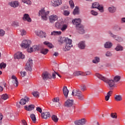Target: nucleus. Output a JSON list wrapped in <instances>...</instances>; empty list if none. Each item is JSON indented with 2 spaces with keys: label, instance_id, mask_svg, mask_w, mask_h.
<instances>
[{
  "label": "nucleus",
  "instance_id": "1",
  "mask_svg": "<svg viewBox=\"0 0 125 125\" xmlns=\"http://www.w3.org/2000/svg\"><path fill=\"white\" fill-rule=\"evenodd\" d=\"M95 76L100 80H101L106 83H107L109 87L110 88H111V87H116V86H116L115 82L114 80H109L105 77L103 76V75L99 73H96Z\"/></svg>",
  "mask_w": 125,
  "mask_h": 125
},
{
  "label": "nucleus",
  "instance_id": "2",
  "mask_svg": "<svg viewBox=\"0 0 125 125\" xmlns=\"http://www.w3.org/2000/svg\"><path fill=\"white\" fill-rule=\"evenodd\" d=\"M59 42H60L61 43H64V42H65V46L62 49L63 51H68V50L71 49V47H73V43H72V41L68 38H62Z\"/></svg>",
  "mask_w": 125,
  "mask_h": 125
},
{
  "label": "nucleus",
  "instance_id": "3",
  "mask_svg": "<svg viewBox=\"0 0 125 125\" xmlns=\"http://www.w3.org/2000/svg\"><path fill=\"white\" fill-rule=\"evenodd\" d=\"M50 12L49 11H46L44 7L42 8L38 12L39 16H41V18L43 21H46L48 19Z\"/></svg>",
  "mask_w": 125,
  "mask_h": 125
},
{
  "label": "nucleus",
  "instance_id": "4",
  "mask_svg": "<svg viewBox=\"0 0 125 125\" xmlns=\"http://www.w3.org/2000/svg\"><path fill=\"white\" fill-rule=\"evenodd\" d=\"M107 34L110 38H112V39H113L115 41L118 42H124V38L123 37L114 34L111 30H108Z\"/></svg>",
  "mask_w": 125,
  "mask_h": 125
},
{
  "label": "nucleus",
  "instance_id": "5",
  "mask_svg": "<svg viewBox=\"0 0 125 125\" xmlns=\"http://www.w3.org/2000/svg\"><path fill=\"white\" fill-rule=\"evenodd\" d=\"M82 19H79V35H84L86 31L85 30V26L82 24Z\"/></svg>",
  "mask_w": 125,
  "mask_h": 125
},
{
  "label": "nucleus",
  "instance_id": "6",
  "mask_svg": "<svg viewBox=\"0 0 125 125\" xmlns=\"http://www.w3.org/2000/svg\"><path fill=\"white\" fill-rule=\"evenodd\" d=\"M98 67L100 69L103 68H112L115 67V64L113 63H99L98 64Z\"/></svg>",
  "mask_w": 125,
  "mask_h": 125
},
{
  "label": "nucleus",
  "instance_id": "7",
  "mask_svg": "<svg viewBox=\"0 0 125 125\" xmlns=\"http://www.w3.org/2000/svg\"><path fill=\"white\" fill-rule=\"evenodd\" d=\"M31 44V41L30 40H23L21 44V47H24V48H28Z\"/></svg>",
  "mask_w": 125,
  "mask_h": 125
},
{
  "label": "nucleus",
  "instance_id": "8",
  "mask_svg": "<svg viewBox=\"0 0 125 125\" xmlns=\"http://www.w3.org/2000/svg\"><path fill=\"white\" fill-rule=\"evenodd\" d=\"M25 55L21 52H18L14 55L15 59H24Z\"/></svg>",
  "mask_w": 125,
  "mask_h": 125
},
{
  "label": "nucleus",
  "instance_id": "9",
  "mask_svg": "<svg viewBox=\"0 0 125 125\" xmlns=\"http://www.w3.org/2000/svg\"><path fill=\"white\" fill-rule=\"evenodd\" d=\"M73 104H74V100L68 99L65 102L64 106L69 108L70 107H72L73 106Z\"/></svg>",
  "mask_w": 125,
  "mask_h": 125
},
{
  "label": "nucleus",
  "instance_id": "10",
  "mask_svg": "<svg viewBox=\"0 0 125 125\" xmlns=\"http://www.w3.org/2000/svg\"><path fill=\"white\" fill-rule=\"evenodd\" d=\"M42 78L44 81H46L48 79H51V78H52V76H51V75L48 74V72H46L42 73Z\"/></svg>",
  "mask_w": 125,
  "mask_h": 125
},
{
  "label": "nucleus",
  "instance_id": "11",
  "mask_svg": "<svg viewBox=\"0 0 125 125\" xmlns=\"http://www.w3.org/2000/svg\"><path fill=\"white\" fill-rule=\"evenodd\" d=\"M40 47L38 45H34L30 48H28L27 51L29 53L33 52V51H36V50H39Z\"/></svg>",
  "mask_w": 125,
  "mask_h": 125
},
{
  "label": "nucleus",
  "instance_id": "12",
  "mask_svg": "<svg viewBox=\"0 0 125 125\" xmlns=\"http://www.w3.org/2000/svg\"><path fill=\"white\" fill-rule=\"evenodd\" d=\"M37 36L41 38V39H43V38H46V33L45 32H43L42 31H38L36 33Z\"/></svg>",
  "mask_w": 125,
  "mask_h": 125
},
{
  "label": "nucleus",
  "instance_id": "13",
  "mask_svg": "<svg viewBox=\"0 0 125 125\" xmlns=\"http://www.w3.org/2000/svg\"><path fill=\"white\" fill-rule=\"evenodd\" d=\"M52 3L53 4V6L56 7L57 6H59V5L62 4V0H53L52 1Z\"/></svg>",
  "mask_w": 125,
  "mask_h": 125
},
{
  "label": "nucleus",
  "instance_id": "14",
  "mask_svg": "<svg viewBox=\"0 0 125 125\" xmlns=\"http://www.w3.org/2000/svg\"><path fill=\"white\" fill-rule=\"evenodd\" d=\"M11 79L12 80H13L12 81L13 84H14L15 86L17 87V86H18V84H19V83H18V80H17V77H16V76L14 75H12Z\"/></svg>",
  "mask_w": 125,
  "mask_h": 125
},
{
  "label": "nucleus",
  "instance_id": "15",
  "mask_svg": "<svg viewBox=\"0 0 125 125\" xmlns=\"http://www.w3.org/2000/svg\"><path fill=\"white\" fill-rule=\"evenodd\" d=\"M79 47L80 49L83 50V49H85V47H86V44H85V41H83L79 42Z\"/></svg>",
  "mask_w": 125,
  "mask_h": 125
},
{
  "label": "nucleus",
  "instance_id": "16",
  "mask_svg": "<svg viewBox=\"0 0 125 125\" xmlns=\"http://www.w3.org/2000/svg\"><path fill=\"white\" fill-rule=\"evenodd\" d=\"M8 4L11 7L16 8V7H18V6H19V2H18V1H14L9 2Z\"/></svg>",
  "mask_w": 125,
  "mask_h": 125
},
{
  "label": "nucleus",
  "instance_id": "17",
  "mask_svg": "<svg viewBox=\"0 0 125 125\" xmlns=\"http://www.w3.org/2000/svg\"><path fill=\"white\" fill-rule=\"evenodd\" d=\"M58 19V17L55 15H52L49 17V20L50 23H53Z\"/></svg>",
  "mask_w": 125,
  "mask_h": 125
},
{
  "label": "nucleus",
  "instance_id": "18",
  "mask_svg": "<svg viewBox=\"0 0 125 125\" xmlns=\"http://www.w3.org/2000/svg\"><path fill=\"white\" fill-rule=\"evenodd\" d=\"M30 101V99L28 97H25L24 99H21L20 102L21 105H25L26 103Z\"/></svg>",
  "mask_w": 125,
  "mask_h": 125
},
{
  "label": "nucleus",
  "instance_id": "19",
  "mask_svg": "<svg viewBox=\"0 0 125 125\" xmlns=\"http://www.w3.org/2000/svg\"><path fill=\"white\" fill-rule=\"evenodd\" d=\"M22 19L24 21H27V22H32V19L30 18V16L28 14H24Z\"/></svg>",
  "mask_w": 125,
  "mask_h": 125
},
{
  "label": "nucleus",
  "instance_id": "20",
  "mask_svg": "<svg viewBox=\"0 0 125 125\" xmlns=\"http://www.w3.org/2000/svg\"><path fill=\"white\" fill-rule=\"evenodd\" d=\"M41 116L42 119H48V118H50V113L48 112H42L41 113Z\"/></svg>",
  "mask_w": 125,
  "mask_h": 125
},
{
  "label": "nucleus",
  "instance_id": "21",
  "mask_svg": "<svg viewBox=\"0 0 125 125\" xmlns=\"http://www.w3.org/2000/svg\"><path fill=\"white\" fill-rule=\"evenodd\" d=\"M113 46V43L111 42H107L104 44V48L110 49Z\"/></svg>",
  "mask_w": 125,
  "mask_h": 125
},
{
  "label": "nucleus",
  "instance_id": "22",
  "mask_svg": "<svg viewBox=\"0 0 125 125\" xmlns=\"http://www.w3.org/2000/svg\"><path fill=\"white\" fill-rule=\"evenodd\" d=\"M62 91L65 97L67 98V97H68V94H69V90H68V89L67 88V86H63L62 88Z\"/></svg>",
  "mask_w": 125,
  "mask_h": 125
},
{
  "label": "nucleus",
  "instance_id": "23",
  "mask_svg": "<svg viewBox=\"0 0 125 125\" xmlns=\"http://www.w3.org/2000/svg\"><path fill=\"white\" fill-rule=\"evenodd\" d=\"M108 11L110 13H115L116 11H117V7L111 5L110 7H109L108 8Z\"/></svg>",
  "mask_w": 125,
  "mask_h": 125
},
{
  "label": "nucleus",
  "instance_id": "24",
  "mask_svg": "<svg viewBox=\"0 0 125 125\" xmlns=\"http://www.w3.org/2000/svg\"><path fill=\"white\" fill-rule=\"evenodd\" d=\"M25 110H26V111H32V110H34L35 109V105L34 104H30L29 105L25 106H24Z\"/></svg>",
  "mask_w": 125,
  "mask_h": 125
},
{
  "label": "nucleus",
  "instance_id": "25",
  "mask_svg": "<svg viewBox=\"0 0 125 125\" xmlns=\"http://www.w3.org/2000/svg\"><path fill=\"white\" fill-rule=\"evenodd\" d=\"M114 49L116 51H123V50H124V47L120 44H118Z\"/></svg>",
  "mask_w": 125,
  "mask_h": 125
},
{
  "label": "nucleus",
  "instance_id": "26",
  "mask_svg": "<svg viewBox=\"0 0 125 125\" xmlns=\"http://www.w3.org/2000/svg\"><path fill=\"white\" fill-rule=\"evenodd\" d=\"M24 68L26 71H32V63H26Z\"/></svg>",
  "mask_w": 125,
  "mask_h": 125
},
{
  "label": "nucleus",
  "instance_id": "27",
  "mask_svg": "<svg viewBox=\"0 0 125 125\" xmlns=\"http://www.w3.org/2000/svg\"><path fill=\"white\" fill-rule=\"evenodd\" d=\"M53 102H55V103H57L56 104L57 107H60L61 106V104L59 103V98L57 97L52 99Z\"/></svg>",
  "mask_w": 125,
  "mask_h": 125
},
{
  "label": "nucleus",
  "instance_id": "28",
  "mask_svg": "<svg viewBox=\"0 0 125 125\" xmlns=\"http://www.w3.org/2000/svg\"><path fill=\"white\" fill-rule=\"evenodd\" d=\"M73 25H75L77 29H79V19H75L72 21Z\"/></svg>",
  "mask_w": 125,
  "mask_h": 125
},
{
  "label": "nucleus",
  "instance_id": "29",
  "mask_svg": "<svg viewBox=\"0 0 125 125\" xmlns=\"http://www.w3.org/2000/svg\"><path fill=\"white\" fill-rule=\"evenodd\" d=\"M114 99L115 101H122L123 100V97L121 95H115L114 96Z\"/></svg>",
  "mask_w": 125,
  "mask_h": 125
},
{
  "label": "nucleus",
  "instance_id": "30",
  "mask_svg": "<svg viewBox=\"0 0 125 125\" xmlns=\"http://www.w3.org/2000/svg\"><path fill=\"white\" fill-rule=\"evenodd\" d=\"M67 28H68V24H64V23L63 22L60 29L62 32H65V31L67 30Z\"/></svg>",
  "mask_w": 125,
  "mask_h": 125
},
{
  "label": "nucleus",
  "instance_id": "31",
  "mask_svg": "<svg viewBox=\"0 0 125 125\" xmlns=\"http://www.w3.org/2000/svg\"><path fill=\"white\" fill-rule=\"evenodd\" d=\"M113 93V91H109L107 92L106 96L105 97V101H108L109 99H110V97L112 95Z\"/></svg>",
  "mask_w": 125,
  "mask_h": 125
},
{
  "label": "nucleus",
  "instance_id": "32",
  "mask_svg": "<svg viewBox=\"0 0 125 125\" xmlns=\"http://www.w3.org/2000/svg\"><path fill=\"white\" fill-rule=\"evenodd\" d=\"M43 44H45V45H47L48 47H49V48H53L54 47L53 45L52 44L47 41H45L43 42Z\"/></svg>",
  "mask_w": 125,
  "mask_h": 125
},
{
  "label": "nucleus",
  "instance_id": "33",
  "mask_svg": "<svg viewBox=\"0 0 125 125\" xmlns=\"http://www.w3.org/2000/svg\"><path fill=\"white\" fill-rule=\"evenodd\" d=\"M113 30H114V31H116V32H120V31L122 30V27L118 25H116L113 26Z\"/></svg>",
  "mask_w": 125,
  "mask_h": 125
},
{
  "label": "nucleus",
  "instance_id": "34",
  "mask_svg": "<svg viewBox=\"0 0 125 125\" xmlns=\"http://www.w3.org/2000/svg\"><path fill=\"white\" fill-rule=\"evenodd\" d=\"M63 23V21L57 22L55 24V26L58 29H61Z\"/></svg>",
  "mask_w": 125,
  "mask_h": 125
},
{
  "label": "nucleus",
  "instance_id": "35",
  "mask_svg": "<svg viewBox=\"0 0 125 125\" xmlns=\"http://www.w3.org/2000/svg\"><path fill=\"white\" fill-rule=\"evenodd\" d=\"M100 5V4H99V3L95 2L92 4V6L91 8H97V9L98 7Z\"/></svg>",
  "mask_w": 125,
  "mask_h": 125
},
{
  "label": "nucleus",
  "instance_id": "36",
  "mask_svg": "<svg viewBox=\"0 0 125 125\" xmlns=\"http://www.w3.org/2000/svg\"><path fill=\"white\" fill-rule=\"evenodd\" d=\"M85 123H86V120L84 118L79 120V125H85Z\"/></svg>",
  "mask_w": 125,
  "mask_h": 125
},
{
  "label": "nucleus",
  "instance_id": "37",
  "mask_svg": "<svg viewBox=\"0 0 125 125\" xmlns=\"http://www.w3.org/2000/svg\"><path fill=\"white\" fill-rule=\"evenodd\" d=\"M97 9H98V10L101 13H103V12H104V6L103 5H99V6L97 8Z\"/></svg>",
  "mask_w": 125,
  "mask_h": 125
},
{
  "label": "nucleus",
  "instance_id": "38",
  "mask_svg": "<svg viewBox=\"0 0 125 125\" xmlns=\"http://www.w3.org/2000/svg\"><path fill=\"white\" fill-rule=\"evenodd\" d=\"M93 63H99L100 62V58L99 57H95L94 59L92 60Z\"/></svg>",
  "mask_w": 125,
  "mask_h": 125
},
{
  "label": "nucleus",
  "instance_id": "39",
  "mask_svg": "<svg viewBox=\"0 0 125 125\" xmlns=\"http://www.w3.org/2000/svg\"><path fill=\"white\" fill-rule=\"evenodd\" d=\"M84 98H83V95L82 94V92L79 91V101H83Z\"/></svg>",
  "mask_w": 125,
  "mask_h": 125
},
{
  "label": "nucleus",
  "instance_id": "40",
  "mask_svg": "<svg viewBox=\"0 0 125 125\" xmlns=\"http://www.w3.org/2000/svg\"><path fill=\"white\" fill-rule=\"evenodd\" d=\"M113 81L115 83H118V82H120V81H121V76L117 75L114 77Z\"/></svg>",
  "mask_w": 125,
  "mask_h": 125
},
{
  "label": "nucleus",
  "instance_id": "41",
  "mask_svg": "<svg viewBox=\"0 0 125 125\" xmlns=\"http://www.w3.org/2000/svg\"><path fill=\"white\" fill-rule=\"evenodd\" d=\"M73 15H77V14H79V7L76 6L75 7L73 12Z\"/></svg>",
  "mask_w": 125,
  "mask_h": 125
},
{
  "label": "nucleus",
  "instance_id": "42",
  "mask_svg": "<svg viewBox=\"0 0 125 125\" xmlns=\"http://www.w3.org/2000/svg\"><path fill=\"white\" fill-rule=\"evenodd\" d=\"M69 3L70 6V8H71V9H73L74 7H75V4L74 3L73 0H70L69 1Z\"/></svg>",
  "mask_w": 125,
  "mask_h": 125
},
{
  "label": "nucleus",
  "instance_id": "43",
  "mask_svg": "<svg viewBox=\"0 0 125 125\" xmlns=\"http://www.w3.org/2000/svg\"><path fill=\"white\" fill-rule=\"evenodd\" d=\"M72 95H73V96H79V91L78 90H74L72 91Z\"/></svg>",
  "mask_w": 125,
  "mask_h": 125
},
{
  "label": "nucleus",
  "instance_id": "44",
  "mask_svg": "<svg viewBox=\"0 0 125 125\" xmlns=\"http://www.w3.org/2000/svg\"><path fill=\"white\" fill-rule=\"evenodd\" d=\"M81 91H84L86 90V86L84 84H82L80 87Z\"/></svg>",
  "mask_w": 125,
  "mask_h": 125
},
{
  "label": "nucleus",
  "instance_id": "45",
  "mask_svg": "<svg viewBox=\"0 0 125 125\" xmlns=\"http://www.w3.org/2000/svg\"><path fill=\"white\" fill-rule=\"evenodd\" d=\"M47 52H48V49H42L41 50V53L44 55H45V54H47Z\"/></svg>",
  "mask_w": 125,
  "mask_h": 125
},
{
  "label": "nucleus",
  "instance_id": "46",
  "mask_svg": "<svg viewBox=\"0 0 125 125\" xmlns=\"http://www.w3.org/2000/svg\"><path fill=\"white\" fill-rule=\"evenodd\" d=\"M22 2L28 4V5L32 4V1L30 0H22Z\"/></svg>",
  "mask_w": 125,
  "mask_h": 125
},
{
  "label": "nucleus",
  "instance_id": "47",
  "mask_svg": "<svg viewBox=\"0 0 125 125\" xmlns=\"http://www.w3.org/2000/svg\"><path fill=\"white\" fill-rule=\"evenodd\" d=\"M30 118L33 123H35L36 122V115L34 114H32L31 115H30Z\"/></svg>",
  "mask_w": 125,
  "mask_h": 125
},
{
  "label": "nucleus",
  "instance_id": "48",
  "mask_svg": "<svg viewBox=\"0 0 125 125\" xmlns=\"http://www.w3.org/2000/svg\"><path fill=\"white\" fill-rule=\"evenodd\" d=\"M1 99L3 100H6L8 99V95L6 94H4L1 96Z\"/></svg>",
  "mask_w": 125,
  "mask_h": 125
},
{
  "label": "nucleus",
  "instance_id": "49",
  "mask_svg": "<svg viewBox=\"0 0 125 125\" xmlns=\"http://www.w3.org/2000/svg\"><path fill=\"white\" fill-rule=\"evenodd\" d=\"M52 120H53V121H54V122H55V123H57V122H58V118H57V116H56V115H53L52 116Z\"/></svg>",
  "mask_w": 125,
  "mask_h": 125
},
{
  "label": "nucleus",
  "instance_id": "50",
  "mask_svg": "<svg viewBox=\"0 0 125 125\" xmlns=\"http://www.w3.org/2000/svg\"><path fill=\"white\" fill-rule=\"evenodd\" d=\"M90 13L92 15H93L94 16H97L98 15V12L93 10H91Z\"/></svg>",
  "mask_w": 125,
  "mask_h": 125
},
{
  "label": "nucleus",
  "instance_id": "51",
  "mask_svg": "<svg viewBox=\"0 0 125 125\" xmlns=\"http://www.w3.org/2000/svg\"><path fill=\"white\" fill-rule=\"evenodd\" d=\"M32 95L34 97H39L40 96V93L38 91H34L32 92Z\"/></svg>",
  "mask_w": 125,
  "mask_h": 125
},
{
  "label": "nucleus",
  "instance_id": "52",
  "mask_svg": "<svg viewBox=\"0 0 125 125\" xmlns=\"http://www.w3.org/2000/svg\"><path fill=\"white\" fill-rule=\"evenodd\" d=\"M105 56H106V57H112L113 54L110 51H107L105 53Z\"/></svg>",
  "mask_w": 125,
  "mask_h": 125
},
{
  "label": "nucleus",
  "instance_id": "53",
  "mask_svg": "<svg viewBox=\"0 0 125 125\" xmlns=\"http://www.w3.org/2000/svg\"><path fill=\"white\" fill-rule=\"evenodd\" d=\"M12 26H13L14 27H18V26H19V23L17 21H15L12 22Z\"/></svg>",
  "mask_w": 125,
  "mask_h": 125
},
{
  "label": "nucleus",
  "instance_id": "54",
  "mask_svg": "<svg viewBox=\"0 0 125 125\" xmlns=\"http://www.w3.org/2000/svg\"><path fill=\"white\" fill-rule=\"evenodd\" d=\"M5 34V32L2 30L0 29V37H3Z\"/></svg>",
  "mask_w": 125,
  "mask_h": 125
},
{
  "label": "nucleus",
  "instance_id": "55",
  "mask_svg": "<svg viewBox=\"0 0 125 125\" xmlns=\"http://www.w3.org/2000/svg\"><path fill=\"white\" fill-rule=\"evenodd\" d=\"M5 67H6V63H1L0 64V69H2V68L4 69Z\"/></svg>",
  "mask_w": 125,
  "mask_h": 125
},
{
  "label": "nucleus",
  "instance_id": "56",
  "mask_svg": "<svg viewBox=\"0 0 125 125\" xmlns=\"http://www.w3.org/2000/svg\"><path fill=\"white\" fill-rule=\"evenodd\" d=\"M70 14V12L69 11L64 10L63 12V15H65V16H69Z\"/></svg>",
  "mask_w": 125,
  "mask_h": 125
},
{
  "label": "nucleus",
  "instance_id": "57",
  "mask_svg": "<svg viewBox=\"0 0 125 125\" xmlns=\"http://www.w3.org/2000/svg\"><path fill=\"white\" fill-rule=\"evenodd\" d=\"M110 116L112 119H117V114L116 113H111Z\"/></svg>",
  "mask_w": 125,
  "mask_h": 125
},
{
  "label": "nucleus",
  "instance_id": "58",
  "mask_svg": "<svg viewBox=\"0 0 125 125\" xmlns=\"http://www.w3.org/2000/svg\"><path fill=\"white\" fill-rule=\"evenodd\" d=\"M21 36H25V35H26V30L24 29H21Z\"/></svg>",
  "mask_w": 125,
  "mask_h": 125
},
{
  "label": "nucleus",
  "instance_id": "59",
  "mask_svg": "<svg viewBox=\"0 0 125 125\" xmlns=\"http://www.w3.org/2000/svg\"><path fill=\"white\" fill-rule=\"evenodd\" d=\"M36 111H37V112H39V113H42V108L40 107H38L36 108Z\"/></svg>",
  "mask_w": 125,
  "mask_h": 125
},
{
  "label": "nucleus",
  "instance_id": "60",
  "mask_svg": "<svg viewBox=\"0 0 125 125\" xmlns=\"http://www.w3.org/2000/svg\"><path fill=\"white\" fill-rule=\"evenodd\" d=\"M21 75L22 78H24V76H26L27 75V72L26 71H23L21 72Z\"/></svg>",
  "mask_w": 125,
  "mask_h": 125
},
{
  "label": "nucleus",
  "instance_id": "61",
  "mask_svg": "<svg viewBox=\"0 0 125 125\" xmlns=\"http://www.w3.org/2000/svg\"><path fill=\"white\" fill-rule=\"evenodd\" d=\"M89 75H91V73L90 72V71H87L84 72V76H89Z\"/></svg>",
  "mask_w": 125,
  "mask_h": 125
},
{
  "label": "nucleus",
  "instance_id": "62",
  "mask_svg": "<svg viewBox=\"0 0 125 125\" xmlns=\"http://www.w3.org/2000/svg\"><path fill=\"white\" fill-rule=\"evenodd\" d=\"M3 118V116L2 115V114L0 113V124H1Z\"/></svg>",
  "mask_w": 125,
  "mask_h": 125
},
{
  "label": "nucleus",
  "instance_id": "63",
  "mask_svg": "<svg viewBox=\"0 0 125 125\" xmlns=\"http://www.w3.org/2000/svg\"><path fill=\"white\" fill-rule=\"evenodd\" d=\"M79 76H84V72L83 71H79Z\"/></svg>",
  "mask_w": 125,
  "mask_h": 125
},
{
  "label": "nucleus",
  "instance_id": "64",
  "mask_svg": "<svg viewBox=\"0 0 125 125\" xmlns=\"http://www.w3.org/2000/svg\"><path fill=\"white\" fill-rule=\"evenodd\" d=\"M121 23H125V18H121Z\"/></svg>",
  "mask_w": 125,
  "mask_h": 125
}]
</instances>
